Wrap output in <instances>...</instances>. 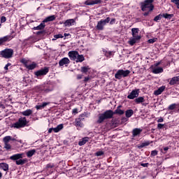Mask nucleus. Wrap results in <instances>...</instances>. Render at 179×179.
<instances>
[{
  "label": "nucleus",
  "instance_id": "f257e3e1",
  "mask_svg": "<svg viewBox=\"0 0 179 179\" xmlns=\"http://www.w3.org/2000/svg\"><path fill=\"white\" fill-rule=\"evenodd\" d=\"M114 113L112 110H106L103 113H99L98 115V120L96 123L98 124H103L104 120H110L113 118Z\"/></svg>",
  "mask_w": 179,
  "mask_h": 179
},
{
  "label": "nucleus",
  "instance_id": "f03ea898",
  "mask_svg": "<svg viewBox=\"0 0 179 179\" xmlns=\"http://www.w3.org/2000/svg\"><path fill=\"white\" fill-rule=\"evenodd\" d=\"M28 124L29 120H27V117H21L18 119V121H17L15 123H13L10 127L20 129L21 128L27 127Z\"/></svg>",
  "mask_w": 179,
  "mask_h": 179
},
{
  "label": "nucleus",
  "instance_id": "7ed1b4c3",
  "mask_svg": "<svg viewBox=\"0 0 179 179\" xmlns=\"http://www.w3.org/2000/svg\"><path fill=\"white\" fill-rule=\"evenodd\" d=\"M153 2L154 0H145L144 2L140 3V8L142 12L147 11V9H149V12H152L154 10Z\"/></svg>",
  "mask_w": 179,
  "mask_h": 179
},
{
  "label": "nucleus",
  "instance_id": "20e7f679",
  "mask_svg": "<svg viewBox=\"0 0 179 179\" xmlns=\"http://www.w3.org/2000/svg\"><path fill=\"white\" fill-rule=\"evenodd\" d=\"M85 113H82L80 115H78V118L75 119L73 125L76 127H77V129H79L85 127V124H83V122L85 121Z\"/></svg>",
  "mask_w": 179,
  "mask_h": 179
},
{
  "label": "nucleus",
  "instance_id": "39448f33",
  "mask_svg": "<svg viewBox=\"0 0 179 179\" xmlns=\"http://www.w3.org/2000/svg\"><path fill=\"white\" fill-rule=\"evenodd\" d=\"M13 55V50L12 48H5L0 51V57L4 59H11Z\"/></svg>",
  "mask_w": 179,
  "mask_h": 179
},
{
  "label": "nucleus",
  "instance_id": "423d86ee",
  "mask_svg": "<svg viewBox=\"0 0 179 179\" xmlns=\"http://www.w3.org/2000/svg\"><path fill=\"white\" fill-rule=\"evenodd\" d=\"M131 73L129 70L124 71L123 69L117 70V73H115V78L120 80L122 78H127Z\"/></svg>",
  "mask_w": 179,
  "mask_h": 179
},
{
  "label": "nucleus",
  "instance_id": "0eeeda50",
  "mask_svg": "<svg viewBox=\"0 0 179 179\" xmlns=\"http://www.w3.org/2000/svg\"><path fill=\"white\" fill-rule=\"evenodd\" d=\"M111 20L110 17H106L105 20L101 19L98 22V24L96 26V29L99 31H102L104 29V26H106L107 23H109Z\"/></svg>",
  "mask_w": 179,
  "mask_h": 179
},
{
  "label": "nucleus",
  "instance_id": "6e6552de",
  "mask_svg": "<svg viewBox=\"0 0 179 179\" xmlns=\"http://www.w3.org/2000/svg\"><path fill=\"white\" fill-rule=\"evenodd\" d=\"M49 73V67L44 66V68L41 69L40 70L35 71L34 75L37 77H40L42 76H45Z\"/></svg>",
  "mask_w": 179,
  "mask_h": 179
},
{
  "label": "nucleus",
  "instance_id": "1a4fd4ad",
  "mask_svg": "<svg viewBox=\"0 0 179 179\" xmlns=\"http://www.w3.org/2000/svg\"><path fill=\"white\" fill-rule=\"evenodd\" d=\"M43 86L45 90V93H49L50 92H52L54 90V85L51 82L45 83Z\"/></svg>",
  "mask_w": 179,
  "mask_h": 179
},
{
  "label": "nucleus",
  "instance_id": "9d476101",
  "mask_svg": "<svg viewBox=\"0 0 179 179\" xmlns=\"http://www.w3.org/2000/svg\"><path fill=\"white\" fill-rule=\"evenodd\" d=\"M167 82H169V85L173 86L176 85H179V76H173L172 78L167 79Z\"/></svg>",
  "mask_w": 179,
  "mask_h": 179
},
{
  "label": "nucleus",
  "instance_id": "9b49d317",
  "mask_svg": "<svg viewBox=\"0 0 179 179\" xmlns=\"http://www.w3.org/2000/svg\"><path fill=\"white\" fill-rule=\"evenodd\" d=\"M139 95V90H133L131 92H130L129 95H127V99H134L137 98Z\"/></svg>",
  "mask_w": 179,
  "mask_h": 179
},
{
  "label": "nucleus",
  "instance_id": "f8f14e48",
  "mask_svg": "<svg viewBox=\"0 0 179 179\" xmlns=\"http://www.w3.org/2000/svg\"><path fill=\"white\" fill-rule=\"evenodd\" d=\"M68 55L71 61H76L78 56L80 55L77 51H69Z\"/></svg>",
  "mask_w": 179,
  "mask_h": 179
},
{
  "label": "nucleus",
  "instance_id": "ddd939ff",
  "mask_svg": "<svg viewBox=\"0 0 179 179\" xmlns=\"http://www.w3.org/2000/svg\"><path fill=\"white\" fill-rule=\"evenodd\" d=\"M102 0H87L85 1L86 6H94L95 4H101Z\"/></svg>",
  "mask_w": 179,
  "mask_h": 179
},
{
  "label": "nucleus",
  "instance_id": "4468645a",
  "mask_svg": "<svg viewBox=\"0 0 179 179\" xmlns=\"http://www.w3.org/2000/svg\"><path fill=\"white\" fill-rule=\"evenodd\" d=\"M70 63V59L68 57H63L62 59L59 60V66L62 67L64 66L69 65Z\"/></svg>",
  "mask_w": 179,
  "mask_h": 179
},
{
  "label": "nucleus",
  "instance_id": "2eb2a0df",
  "mask_svg": "<svg viewBox=\"0 0 179 179\" xmlns=\"http://www.w3.org/2000/svg\"><path fill=\"white\" fill-rule=\"evenodd\" d=\"M13 39V36L10 35L5 36L3 38H0V45H2L3 43L6 42H9Z\"/></svg>",
  "mask_w": 179,
  "mask_h": 179
},
{
  "label": "nucleus",
  "instance_id": "dca6fc26",
  "mask_svg": "<svg viewBox=\"0 0 179 179\" xmlns=\"http://www.w3.org/2000/svg\"><path fill=\"white\" fill-rule=\"evenodd\" d=\"M165 90H166V86L165 85H162L159 88H158L157 90H155L154 95L155 96L161 95L162 94V92H164Z\"/></svg>",
  "mask_w": 179,
  "mask_h": 179
},
{
  "label": "nucleus",
  "instance_id": "f3484780",
  "mask_svg": "<svg viewBox=\"0 0 179 179\" xmlns=\"http://www.w3.org/2000/svg\"><path fill=\"white\" fill-rule=\"evenodd\" d=\"M139 29L138 28L131 29V33L134 38H136L138 40H141V36H138Z\"/></svg>",
  "mask_w": 179,
  "mask_h": 179
},
{
  "label": "nucleus",
  "instance_id": "a211bd4d",
  "mask_svg": "<svg viewBox=\"0 0 179 179\" xmlns=\"http://www.w3.org/2000/svg\"><path fill=\"white\" fill-rule=\"evenodd\" d=\"M103 54H104L105 57L108 59H110L111 57L114 56L113 51H108L107 50L103 49Z\"/></svg>",
  "mask_w": 179,
  "mask_h": 179
},
{
  "label": "nucleus",
  "instance_id": "6ab92c4d",
  "mask_svg": "<svg viewBox=\"0 0 179 179\" xmlns=\"http://www.w3.org/2000/svg\"><path fill=\"white\" fill-rule=\"evenodd\" d=\"M122 106L121 105L118 106L117 107V109L113 111V114L118 115H123L124 113V111L120 108H122Z\"/></svg>",
  "mask_w": 179,
  "mask_h": 179
},
{
  "label": "nucleus",
  "instance_id": "aec40b11",
  "mask_svg": "<svg viewBox=\"0 0 179 179\" xmlns=\"http://www.w3.org/2000/svg\"><path fill=\"white\" fill-rule=\"evenodd\" d=\"M22 158V154H15L10 157V160L18 161Z\"/></svg>",
  "mask_w": 179,
  "mask_h": 179
},
{
  "label": "nucleus",
  "instance_id": "412c9836",
  "mask_svg": "<svg viewBox=\"0 0 179 179\" xmlns=\"http://www.w3.org/2000/svg\"><path fill=\"white\" fill-rule=\"evenodd\" d=\"M55 19H56V16L55 15H50V16L47 17L46 18H45L43 20V21H42V22L47 23V22H52V21L55 20Z\"/></svg>",
  "mask_w": 179,
  "mask_h": 179
},
{
  "label": "nucleus",
  "instance_id": "4be33fe9",
  "mask_svg": "<svg viewBox=\"0 0 179 179\" xmlns=\"http://www.w3.org/2000/svg\"><path fill=\"white\" fill-rule=\"evenodd\" d=\"M90 70H91V68H90L89 66H81V68H80V72L85 75H88Z\"/></svg>",
  "mask_w": 179,
  "mask_h": 179
},
{
  "label": "nucleus",
  "instance_id": "5701e85b",
  "mask_svg": "<svg viewBox=\"0 0 179 179\" xmlns=\"http://www.w3.org/2000/svg\"><path fill=\"white\" fill-rule=\"evenodd\" d=\"M141 132H142V129H141L139 128H135L132 131V136L133 137L138 136V135H140L141 134Z\"/></svg>",
  "mask_w": 179,
  "mask_h": 179
},
{
  "label": "nucleus",
  "instance_id": "b1692460",
  "mask_svg": "<svg viewBox=\"0 0 179 179\" xmlns=\"http://www.w3.org/2000/svg\"><path fill=\"white\" fill-rule=\"evenodd\" d=\"M20 114L25 117H29L33 114V110H31V109H27L24 111L20 112Z\"/></svg>",
  "mask_w": 179,
  "mask_h": 179
},
{
  "label": "nucleus",
  "instance_id": "393cba45",
  "mask_svg": "<svg viewBox=\"0 0 179 179\" xmlns=\"http://www.w3.org/2000/svg\"><path fill=\"white\" fill-rule=\"evenodd\" d=\"M44 28H45V22H41L40 25L34 27V28H32V30H43Z\"/></svg>",
  "mask_w": 179,
  "mask_h": 179
},
{
  "label": "nucleus",
  "instance_id": "a878e982",
  "mask_svg": "<svg viewBox=\"0 0 179 179\" xmlns=\"http://www.w3.org/2000/svg\"><path fill=\"white\" fill-rule=\"evenodd\" d=\"M36 153V149H32V150H31L27 151V153H26V155H27V157L31 158V157H33Z\"/></svg>",
  "mask_w": 179,
  "mask_h": 179
},
{
  "label": "nucleus",
  "instance_id": "bb28decb",
  "mask_svg": "<svg viewBox=\"0 0 179 179\" xmlns=\"http://www.w3.org/2000/svg\"><path fill=\"white\" fill-rule=\"evenodd\" d=\"M134 114V111L132 109H129L127 110V111L125 112V115L127 118H131V116H133Z\"/></svg>",
  "mask_w": 179,
  "mask_h": 179
},
{
  "label": "nucleus",
  "instance_id": "cd10ccee",
  "mask_svg": "<svg viewBox=\"0 0 179 179\" xmlns=\"http://www.w3.org/2000/svg\"><path fill=\"white\" fill-rule=\"evenodd\" d=\"M34 90L35 92H44L45 93V90L44 89V87L43 85H37L36 87H34Z\"/></svg>",
  "mask_w": 179,
  "mask_h": 179
},
{
  "label": "nucleus",
  "instance_id": "c85d7f7f",
  "mask_svg": "<svg viewBox=\"0 0 179 179\" xmlns=\"http://www.w3.org/2000/svg\"><path fill=\"white\" fill-rule=\"evenodd\" d=\"M152 142L150 141H146V142H143L141 144H139L138 145V149H142L146 146H149Z\"/></svg>",
  "mask_w": 179,
  "mask_h": 179
},
{
  "label": "nucleus",
  "instance_id": "c756f323",
  "mask_svg": "<svg viewBox=\"0 0 179 179\" xmlns=\"http://www.w3.org/2000/svg\"><path fill=\"white\" fill-rule=\"evenodd\" d=\"M89 138L88 137H84L83 139H81L79 142H78V145L79 146H83L85 145L87 142L89 141Z\"/></svg>",
  "mask_w": 179,
  "mask_h": 179
},
{
  "label": "nucleus",
  "instance_id": "7c9ffc66",
  "mask_svg": "<svg viewBox=\"0 0 179 179\" xmlns=\"http://www.w3.org/2000/svg\"><path fill=\"white\" fill-rule=\"evenodd\" d=\"M0 169H3L4 171H8L9 170V165L6 163L0 164Z\"/></svg>",
  "mask_w": 179,
  "mask_h": 179
},
{
  "label": "nucleus",
  "instance_id": "2f4dec72",
  "mask_svg": "<svg viewBox=\"0 0 179 179\" xmlns=\"http://www.w3.org/2000/svg\"><path fill=\"white\" fill-rule=\"evenodd\" d=\"M162 17L171 20L173 17H174V14H168V13H162Z\"/></svg>",
  "mask_w": 179,
  "mask_h": 179
},
{
  "label": "nucleus",
  "instance_id": "473e14b6",
  "mask_svg": "<svg viewBox=\"0 0 179 179\" xmlns=\"http://www.w3.org/2000/svg\"><path fill=\"white\" fill-rule=\"evenodd\" d=\"M136 104L142 103L145 102L144 97L140 96L134 100Z\"/></svg>",
  "mask_w": 179,
  "mask_h": 179
},
{
  "label": "nucleus",
  "instance_id": "72a5a7b5",
  "mask_svg": "<svg viewBox=\"0 0 179 179\" xmlns=\"http://www.w3.org/2000/svg\"><path fill=\"white\" fill-rule=\"evenodd\" d=\"M27 162V159H20L19 160H16L15 161V163H16V165H24L25 163Z\"/></svg>",
  "mask_w": 179,
  "mask_h": 179
},
{
  "label": "nucleus",
  "instance_id": "f704fd0d",
  "mask_svg": "<svg viewBox=\"0 0 179 179\" xmlns=\"http://www.w3.org/2000/svg\"><path fill=\"white\" fill-rule=\"evenodd\" d=\"M76 59H77V60H76V62H80V63H82L83 61H85V57L83 56V55H78V56H77V58Z\"/></svg>",
  "mask_w": 179,
  "mask_h": 179
},
{
  "label": "nucleus",
  "instance_id": "c9c22d12",
  "mask_svg": "<svg viewBox=\"0 0 179 179\" xmlns=\"http://www.w3.org/2000/svg\"><path fill=\"white\" fill-rule=\"evenodd\" d=\"M164 71L162 67H157L153 69V73L155 74H159L162 73Z\"/></svg>",
  "mask_w": 179,
  "mask_h": 179
},
{
  "label": "nucleus",
  "instance_id": "e433bc0d",
  "mask_svg": "<svg viewBox=\"0 0 179 179\" xmlns=\"http://www.w3.org/2000/svg\"><path fill=\"white\" fill-rule=\"evenodd\" d=\"M24 66L26 69L31 71L36 68V64L34 63V64H29V65L26 64V65H24Z\"/></svg>",
  "mask_w": 179,
  "mask_h": 179
},
{
  "label": "nucleus",
  "instance_id": "4c0bfd02",
  "mask_svg": "<svg viewBox=\"0 0 179 179\" xmlns=\"http://www.w3.org/2000/svg\"><path fill=\"white\" fill-rule=\"evenodd\" d=\"M162 18H163V16L162 15V13H160L155 17V18L153 19V21L157 23H159V21L162 20Z\"/></svg>",
  "mask_w": 179,
  "mask_h": 179
},
{
  "label": "nucleus",
  "instance_id": "58836bf2",
  "mask_svg": "<svg viewBox=\"0 0 179 179\" xmlns=\"http://www.w3.org/2000/svg\"><path fill=\"white\" fill-rule=\"evenodd\" d=\"M74 22H75L74 19H69L65 21L64 24L65 26L70 27Z\"/></svg>",
  "mask_w": 179,
  "mask_h": 179
},
{
  "label": "nucleus",
  "instance_id": "ea45409f",
  "mask_svg": "<svg viewBox=\"0 0 179 179\" xmlns=\"http://www.w3.org/2000/svg\"><path fill=\"white\" fill-rule=\"evenodd\" d=\"M63 129H64V124H60L58 126H57L56 128H54V132L58 133Z\"/></svg>",
  "mask_w": 179,
  "mask_h": 179
},
{
  "label": "nucleus",
  "instance_id": "a19ab883",
  "mask_svg": "<svg viewBox=\"0 0 179 179\" xmlns=\"http://www.w3.org/2000/svg\"><path fill=\"white\" fill-rule=\"evenodd\" d=\"M10 140H12V137H10V136H5L3 138V143H8Z\"/></svg>",
  "mask_w": 179,
  "mask_h": 179
},
{
  "label": "nucleus",
  "instance_id": "79ce46f5",
  "mask_svg": "<svg viewBox=\"0 0 179 179\" xmlns=\"http://www.w3.org/2000/svg\"><path fill=\"white\" fill-rule=\"evenodd\" d=\"M64 38V36H62V34H56V35H54V38H52V41H55V40H57L59 38Z\"/></svg>",
  "mask_w": 179,
  "mask_h": 179
},
{
  "label": "nucleus",
  "instance_id": "37998d69",
  "mask_svg": "<svg viewBox=\"0 0 179 179\" xmlns=\"http://www.w3.org/2000/svg\"><path fill=\"white\" fill-rule=\"evenodd\" d=\"M168 109H169V110H176V103H173V104L169 105Z\"/></svg>",
  "mask_w": 179,
  "mask_h": 179
},
{
  "label": "nucleus",
  "instance_id": "c03bdc74",
  "mask_svg": "<svg viewBox=\"0 0 179 179\" xmlns=\"http://www.w3.org/2000/svg\"><path fill=\"white\" fill-rule=\"evenodd\" d=\"M139 39H136V38H132L129 41L130 45H134V44L136 43V41Z\"/></svg>",
  "mask_w": 179,
  "mask_h": 179
},
{
  "label": "nucleus",
  "instance_id": "a18cd8bd",
  "mask_svg": "<svg viewBox=\"0 0 179 179\" xmlns=\"http://www.w3.org/2000/svg\"><path fill=\"white\" fill-rule=\"evenodd\" d=\"M92 80L91 76H87L84 78L83 83H87L90 80Z\"/></svg>",
  "mask_w": 179,
  "mask_h": 179
},
{
  "label": "nucleus",
  "instance_id": "49530a36",
  "mask_svg": "<svg viewBox=\"0 0 179 179\" xmlns=\"http://www.w3.org/2000/svg\"><path fill=\"white\" fill-rule=\"evenodd\" d=\"M171 2L176 5V8L179 9V0H171Z\"/></svg>",
  "mask_w": 179,
  "mask_h": 179
},
{
  "label": "nucleus",
  "instance_id": "de8ad7c7",
  "mask_svg": "<svg viewBox=\"0 0 179 179\" xmlns=\"http://www.w3.org/2000/svg\"><path fill=\"white\" fill-rule=\"evenodd\" d=\"M103 155H104L103 151H98L96 152L95 156L101 157V156H103Z\"/></svg>",
  "mask_w": 179,
  "mask_h": 179
},
{
  "label": "nucleus",
  "instance_id": "09e8293b",
  "mask_svg": "<svg viewBox=\"0 0 179 179\" xmlns=\"http://www.w3.org/2000/svg\"><path fill=\"white\" fill-rule=\"evenodd\" d=\"M157 41V38H150L148 41V43H150V44H153L154 43H155Z\"/></svg>",
  "mask_w": 179,
  "mask_h": 179
},
{
  "label": "nucleus",
  "instance_id": "8fccbe9b",
  "mask_svg": "<svg viewBox=\"0 0 179 179\" xmlns=\"http://www.w3.org/2000/svg\"><path fill=\"white\" fill-rule=\"evenodd\" d=\"M11 146L9 143H4V149H6V150H10Z\"/></svg>",
  "mask_w": 179,
  "mask_h": 179
},
{
  "label": "nucleus",
  "instance_id": "3c124183",
  "mask_svg": "<svg viewBox=\"0 0 179 179\" xmlns=\"http://www.w3.org/2000/svg\"><path fill=\"white\" fill-rule=\"evenodd\" d=\"M53 167H55V164H52V163L48 164L46 165V169H52Z\"/></svg>",
  "mask_w": 179,
  "mask_h": 179
},
{
  "label": "nucleus",
  "instance_id": "603ef678",
  "mask_svg": "<svg viewBox=\"0 0 179 179\" xmlns=\"http://www.w3.org/2000/svg\"><path fill=\"white\" fill-rule=\"evenodd\" d=\"M150 155H151L152 157H155V156H157V150L151 151Z\"/></svg>",
  "mask_w": 179,
  "mask_h": 179
},
{
  "label": "nucleus",
  "instance_id": "864d4df0",
  "mask_svg": "<svg viewBox=\"0 0 179 179\" xmlns=\"http://www.w3.org/2000/svg\"><path fill=\"white\" fill-rule=\"evenodd\" d=\"M164 127V124H161V123L157 124V129H162Z\"/></svg>",
  "mask_w": 179,
  "mask_h": 179
},
{
  "label": "nucleus",
  "instance_id": "5fc2aeb1",
  "mask_svg": "<svg viewBox=\"0 0 179 179\" xmlns=\"http://www.w3.org/2000/svg\"><path fill=\"white\" fill-rule=\"evenodd\" d=\"M116 22V19L115 18H112L110 21H109V24H110L111 25L115 24Z\"/></svg>",
  "mask_w": 179,
  "mask_h": 179
},
{
  "label": "nucleus",
  "instance_id": "6e6d98bb",
  "mask_svg": "<svg viewBox=\"0 0 179 179\" xmlns=\"http://www.w3.org/2000/svg\"><path fill=\"white\" fill-rule=\"evenodd\" d=\"M6 21V17L5 16L1 17V23H5Z\"/></svg>",
  "mask_w": 179,
  "mask_h": 179
},
{
  "label": "nucleus",
  "instance_id": "4d7b16f0",
  "mask_svg": "<svg viewBox=\"0 0 179 179\" xmlns=\"http://www.w3.org/2000/svg\"><path fill=\"white\" fill-rule=\"evenodd\" d=\"M83 78V74H78V75H77V80H82Z\"/></svg>",
  "mask_w": 179,
  "mask_h": 179
},
{
  "label": "nucleus",
  "instance_id": "13d9d810",
  "mask_svg": "<svg viewBox=\"0 0 179 179\" xmlns=\"http://www.w3.org/2000/svg\"><path fill=\"white\" fill-rule=\"evenodd\" d=\"M12 64H10V63H8L6 65H5V66H4V70L5 71H8V67L10 66H11Z\"/></svg>",
  "mask_w": 179,
  "mask_h": 179
},
{
  "label": "nucleus",
  "instance_id": "bf43d9fd",
  "mask_svg": "<svg viewBox=\"0 0 179 179\" xmlns=\"http://www.w3.org/2000/svg\"><path fill=\"white\" fill-rule=\"evenodd\" d=\"M35 108H36L37 110H41L42 108H44V107L42 106V105H37L36 106H35Z\"/></svg>",
  "mask_w": 179,
  "mask_h": 179
},
{
  "label": "nucleus",
  "instance_id": "052dcab7",
  "mask_svg": "<svg viewBox=\"0 0 179 179\" xmlns=\"http://www.w3.org/2000/svg\"><path fill=\"white\" fill-rule=\"evenodd\" d=\"M45 33V31H38L36 32L37 35H43Z\"/></svg>",
  "mask_w": 179,
  "mask_h": 179
},
{
  "label": "nucleus",
  "instance_id": "680f3d73",
  "mask_svg": "<svg viewBox=\"0 0 179 179\" xmlns=\"http://www.w3.org/2000/svg\"><path fill=\"white\" fill-rule=\"evenodd\" d=\"M20 62H22L24 66L27 65V61L25 59H22Z\"/></svg>",
  "mask_w": 179,
  "mask_h": 179
},
{
  "label": "nucleus",
  "instance_id": "e2e57ef3",
  "mask_svg": "<svg viewBox=\"0 0 179 179\" xmlns=\"http://www.w3.org/2000/svg\"><path fill=\"white\" fill-rule=\"evenodd\" d=\"M77 113H78V109L77 108H74L73 110H72V114H73L75 115Z\"/></svg>",
  "mask_w": 179,
  "mask_h": 179
},
{
  "label": "nucleus",
  "instance_id": "0e129e2a",
  "mask_svg": "<svg viewBox=\"0 0 179 179\" xmlns=\"http://www.w3.org/2000/svg\"><path fill=\"white\" fill-rule=\"evenodd\" d=\"M140 165H141V166L143 167H148L149 166V164L148 163L141 164Z\"/></svg>",
  "mask_w": 179,
  "mask_h": 179
},
{
  "label": "nucleus",
  "instance_id": "69168bd1",
  "mask_svg": "<svg viewBox=\"0 0 179 179\" xmlns=\"http://www.w3.org/2000/svg\"><path fill=\"white\" fill-rule=\"evenodd\" d=\"M48 103H47V102H43V103H42V104H41V107H43V108H45L46 106H48Z\"/></svg>",
  "mask_w": 179,
  "mask_h": 179
},
{
  "label": "nucleus",
  "instance_id": "338daca9",
  "mask_svg": "<svg viewBox=\"0 0 179 179\" xmlns=\"http://www.w3.org/2000/svg\"><path fill=\"white\" fill-rule=\"evenodd\" d=\"M52 131H55V129L54 128H50L49 130H48V132H49V134H51L52 132Z\"/></svg>",
  "mask_w": 179,
  "mask_h": 179
},
{
  "label": "nucleus",
  "instance_id": "774afa93",
  "mask_svg": "<svg viewBox=\"0 0 179 179\" xmlns=\"http://www.w3.org/2000/svg\"><path fill=\"white\" fill-rule=\"evenodd\" d=\"M176 111L179 113V103H176Z\"/></svg>",
  "mask_w": 179,
  "mask_h": 179
}]
</instances>
